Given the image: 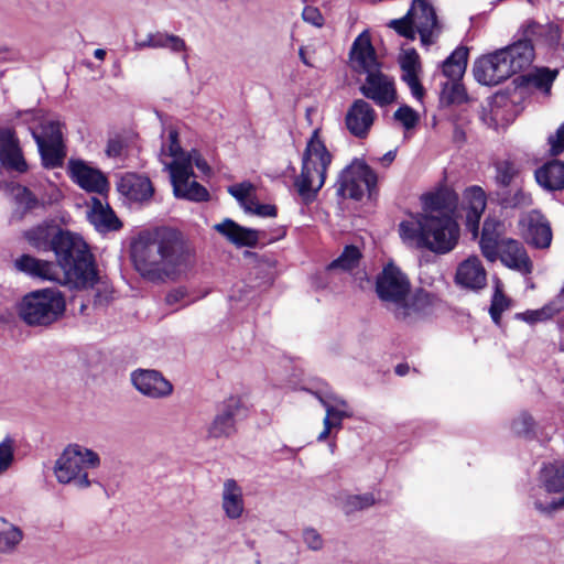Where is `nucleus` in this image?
Instances as JSON below:
<instances>
[{
	"label": "nucleus",
	"instance_id": "obj_1",
	"mask_svg": "<svg viewBox=\"0 0 564 564\" xmlns=\"http://www.w3.org/2000/svg\"><path fill=\"white\" fill-rule=\"evenodd\" d=\"M130 257L135 271L145 281L174 280L184 261L181 234L167 227L142 230L131 241Z\"/></svg>",
	"mask_w": 564,
	"mask_h": 564
},
{
	"label": "nucleus",
	"instance_id": "obj_2",
	"mask_svg": "<svg viewBox=\"0 0 564 564\" xmlns=\"http://www.w3.org/2000/svg\"><path fill=\"white\" fill-rule=\"evenodd\" d=\"M376 293L394 318L408 325L429 315L440 302L435 293L422 288L411 293L409 278L392 262L377 275Z\"/></svg>",
	"mask_w": 564,
	"mask_h": 564
},
{
	"label": "nucleus",
	"instance_id": "obj_3",
	"mask_svg": "<svg viewBox=\"0 0 564 564\" xmlns=\"http://www.w3.org/2000/svg\"><path fill=\"white\" fill-rule=\"evenodd\" d=\"M400 237L408 247L447 253L458 242L459 226L452 215L417 214L399 225Z\"/></svg>",
	"mask_w": 564,
	"mask_h": 564
},
{
	"label": "nucleus",
	"instance_id": "obj_4",
	"mask_svg": "<svg viewBox=\"0 0 564 564\" xmlns=\"http://www.w3.org/2000/svg\"><path fill=\"white\" fill-rule=\"evenodd\" d=\"M53 252L61 284L80 290L93 288L98 282L94 254L79 235L65 230L57 237Z\"/></svg>",
	"mask_w": 564,
	"mask_h": 564
},
{
	"label": "nucleus",
	"instance_id": "obj_5",
	"mask_svg": "<svg viewBox=\"0 0 564 564\" xmlns=\"http://www.w3.org/2000/svg\"><path fill=\"white\" fill-rule=\"evenodd\" d=\"M333 155L315 129L302 155L301 173L294 180V187L304 204H311L324 186Z\"/></svg>",
	"mask_w": 564,
	"mask_h": 564
},
{
	"label": "nucleus",
	"instance_id": "obj_6",
	"mask_svg": "<svg viewBox=\"0 0 564 564\" xmlns=\"http://www.w3.org/2000/svg\"><path fill=\"white\" fill-rule=\"evenodd\" d=\"M528 52L522 54L507 45L477 58L473 74L477 83L484 86H497L513 75L528 68Z\"/></svg>",
	"mask_w": 564,
	"mask_h": 564
},
{
	"label": "nucleus",
	"instance_id": "obj_7",
	"mask_svg": "<svg viewBox=\"0 0 564 564\" xmlns=\"http://www.w3.org/2000/svg\"><path fill=\"white\" fill-rule=\"evenodd\" d=\"M99 464L100 458L96 452L78 444H70L56 459L54 473L58 482H74L83 489L91 484L86 469L96 468Z\"/></svg>",
	"mask_w": 564,
	"mask_h": 564
},
{
	"label": "nucleus",
	"instance_id": "obj_8",
	"mask_svg": "<svg viewBox=\"0 0 564 564\" xmlns=\"http://www.w3.org/2000/svg\"><path fill=\"white\" fill-rule=\"evenodd\" d=\"M65 311V300L55 289H43L26 294L20 306L21 318L31 326H46Z\"/></svg>",
	"mask_w": 564,
	"mask_h": 564
},
{
	"label": "nucleus",
	"instance_id": "obj_9",
	"mask_svg": "<svg viewBox=\"0 0 564 564\" xmlns=\"http://www.w3.org/2000/svg\"><path fill=\"white\" fill-rule=\"evenodd\" d=\"M514 41L509 44L521 54L528 52V68L535 58L536 50L543 48L546 52L555 50L561 40V31L552 23H539L534 20L524 21L518 29Z\"/></svg>",
	"mask_w": 564,
	"mask_h": 564
},
{
	"label": "nucleus",
	"instance_id": "obj_10",
	"mask_svg": "<svg viewBox=\"0 0 564 564\" xmlns=\"http://www.w3.org/2000/svg\"><path fill=\"white\" fill-rule=\"evenodd\" d=\"M377 173L366 162L356 161L340 172L337 195L360 200L366 191L371 195L377 187Z\"/></svg>",
	"mask_w": 564,
	"mask_h": 564
},
{
	"label": "nucleus",
	"instance_id": "obj_11",
	"mask_svg": "<svg viewBox=\"0 0 564 564\" xmlns=\"http://www.w3.org/2000/svg\"><path fill=\"white\" fill-rule=\"evenodd\" d=\"M247 408L237 395H230L216 406V413L207 426L208 438H229L237 432V423L246 417Z\"/></svg>",
	"mask_w": 564,
	"mask_h": 564
},
{
	"label": "nucleus",
	"instance_id": "obj_12",
	"mask_svg": "<svg viewBox=\"0 0 564 564\" xmlns=\"http://www.w3.org/2000/svg\"><path fill=\"white\" fill-rule=\"evenodd\" d=\"M165 166L170 171L173 193L176 198L197 203L207 202L209 199V193L206 187L191 180L195 174L189 161H172Z\"/></svg>",
	"mask_w": 564,
	"mask_h": 564
},
{
	"label": "nucleus",
	"instance_id": "obj_13",
	"mask_svg": "<svg viewBox=\"0 0 564 564\" xmlns=\"http://www.w3.org/2000/svg\"><path fill=\"white\" fill-rule=\"evenodd\" d=\"M541 481L543 489L546 494H561L557 498L543 501L540 498H535L534 508L544 516H552L554 511H557L564 507V465L563 464H549L544 465L541 469Z\"/></svg>",
	"mask_w": 564,
	"mask_h": 564
},
{
	"label": "nucleus",
	"instance_id": "obj_14",
	"mask_svg": "<svg viewBox=\"0 0 564 564\" xmlns=\"http://www.w3.org/2000/svg\"><path fill=\"white\" fill-rule=\"evenodd\" d=\"M408 12H411L422 45L429 47L434 44L442 32V26L433 4L429 0H412Z\"/></svg>",
	"mask_w": 564,
	"mask_h": 564
},
{
	"label": "nucleus",
	"instance_id": "obj_15",
	"mask_svg": "<svg viewBox=\"0 0 564 564\" xmlns=\"http://www.w3.org/2000/svg\"><path fill=\"white\" fill-rule=\"evenodd\" d=\"M0 165L10 173L25 174L29 164L13 128H0Z\"/></svg>",
	"mask_w": 564,
	"mask_h": 564
},
{
	"label": "nucleus",
	"instance_id": "obj_16",
	"mask_svg": "<svg viewBox=\"0 0 564 564\" xmlns=\"http://www.w3.org/2000/svg\"><path fill=\"white\" fill-rule=\"evenodd\" d=\"M68 175L80 188L88 193L105 194L109 189L106 175L98 169L88 165L84 160L68 161Z\"/></svg>",
	"mask_w": 564,
	"mask_h": 564
},
{
	"label": "nucleus",
	"instance_id": "obj_17",
	"mask_svg": "<svg viewBox=\"0 0 564 564\" xmlns=\"http://www.w3.org/2000/svg\"><path fill=\"white\" fill-rule=\"evenodd\" d=\"M130 380L137 391L150 399H163L173 392V384L159 370L135 369Z\"/></svg>",
	"mask_w": 564,
	"mask_h": 564
},
{
	"label": "nucleus",
	"instance_id": "obj_18",
	"mask_svg": "<svg viewBox=\"0 0 564 564\" xmlns=\"http://www.w3.org/2000/svg\"><path fill=\"white\" fill-rule=\"evenodd\" d=\"M521 227L525 241L538 249L547 248L552 241V229L549 220L538 209H532L520 217Z\"/></svg>",
	"mask_w": 564,
	"mask_h": 564
},
{
	"label": "nucleus",
	"instance_id": "obj_19",
	"mask_svg": "<svg viewBox=\"0 0 564 564\" xmlns=\"http://www.w3.org/2000/svg\"><path fill=\"white\" fill-rule=\"evenodd\" d=\"M365 84L359 88L364 97L373 100L378 106L392 104L397 98L393 79L383 74L380 68L366 73Z\"/></svg>",
	"mask_w": 564,
	"mask_h": 564
},
{
	"label": "nucleus",
	"instance_id": "obj_20",
	"mask_svg": "<svg viewBox=\"0 0 564 564\" xmlns=\"http://www.w3.org/2000/svg\"><path fill=\"white\" fill-rule=\"evenodd\" d=\"M117 191L128 200L140 204L149 202L154 194V187L148 176L131 172L119 178Z\"/></svg>",
	"mask_w": 564,
	"mask_h": 564
},
{
	"label": "nucleus",
	"instance_id": "obj_21",
	"mask_svg": "<svg viewBox=\"0 0 564 564\" xmlns=\"http://www.w3.org/2000/svg\"><path fill=\"white\" fill-rule=\"evenodd\" d=\"M376 119L372 106L364 99L355 100L346 113V127L356 138L364 139L368 135Z\"/></svg>",
	"mask_w": 564,
	"mask_h": 564
},
{
	"label": "nucleus",
	"instance_id": "obj_22",
	"mask_svg": "<svg viewBox=\"0 0 564 564\" xmlns=\"http://www.w3.org/2000/svg\"><path fill=\"white\" fill-rule=\"evenodd\" d=\"M214 229L237 247L253 248L265 236L264 231L240 226L230 218L216 224Z\"/></svg>",
	"mask_w": 564,
	"mask_h": 564
},
{
	"label": "nucleus",
	"instance_id": "obj_23",
	"mask_svg": "<svg viewBox=\"0 0 564 564\" xmlns=\"http://www.w3.org/2000/svg\"><path fill=\"white\" fill-rule=\"evenodd\" d=\"M463 204L466 209V228L474 237L478 236L480 218L486 209L487 196L477 185L467 187L463 194Z\"/></svg>",
	"mask_w": 564,
	"mask_h": 564
},
{
	"label": "nucleus",
	"instance_id": "obj_24",
	"mask_svg": "<svg viewBox=\"0 0 564 564\" xmlns=\"http://www.w3.org/2000/svg\"><path fill=\"white\" fill-rule=\"evenodd\" d=\"M349 56L356 70L360 73L380 68L375 47L371 44L370 35L367 31L361 32L355 39Z\"/></svg>",
	"mask_w": 564,
	"mask_h": 564
},
{
	"label": "nucleus",
	"instance_id": "obj_25",
	"mask_svg": "<svg viewBox=\"0 0 564 564\" xmlns=\"http://www.w3.org/2000/svg\"><path fill=\"white\" fill-rule=\"evenodd\" d=\"M14 268L33 279L59 283V273L55 263L51 261L41 260L31 254H22L14 260Z\"/></svg>",
	"mask_w": 564,
	"mask_h": 564
},
{
	"label": "nucleus",
	"instance_id": "obj_26",
	"mask_svg": "<svg viewBox=\"0 0 564 564\" xmlns=\"http://www.w3.org/2000/svg\"><path fill=\"white\" fill-rule=\"evenodd\" d=\"M486 270L479 258L469 257L458 265L455 281L466 289L480 290L486 285Z\"/></svg>",
	"mask_w": 564,
	"mask_h": 564
},
{
	"label": "nucleus",
	"instance_id": "obj_27",
	"mask_svg": "<svg viewBox=\"0 0 564 564\" xmlns=\"http://www.w3.org/2000/svg\"><path fill=\"white\" fill-rule=\"evenodd\" d=\"M500 261L508 268L529 274L532 271V262L521 242L508 239L501 242Z\"/></svg>",
	"mask_w": 564,
	"mask_h": 564
},
{
	"label": "nucleus",
	"instance_id": "obj_28",
	"mask_svg": "<svg viewBox=\"0 0 564 564\" xmlns=\"http://www.w3.org/2000/svg\"><path fill=\"white\" fill-rule=\"evenodd\" d=\"M64 232V229L54 224L43 223L24 231V238L35 250L45 252L54 250L57 237Z\"/></svg>",
	"mask_w": 564,
	"mask_h": 564
},
{
	"label": "nucleus",
	"instance_id": "obj_29",
	"mask_svg": "<svg viewBox=\"0 0 564 564\" xmlns=\"http://www.w3.org/2000/svg\"><path fill=\"white\" fill-rule=\"evenodd\" d=\"M424 214L451 215L458 205V195L454 191L440 189L422 196Z\"/></svg>",
	"mask_w": 564,
	"mask_h": 564
},
{
	"label": "nucleus",
	"instance_id": "obj_30",
	"mask_svg": "<svg viewBox=\"0 0 564 564\" xmlns=\"http://www.w3.org/2000/svg\"><path fill=\"white\" fill-rule=\"evenodd\" d=\"M91 208L88 212V220L100 232L115 231L122 227L111 207L104 205L99 198H93Z\"/></svg>",
	"mask_w": 564,
	"mask_h": 564
},
{
	"label": "nucleus",
	"instance_id": "obj_31",
	"mask_svg": "<svg viewBox=\"0 0 564 564\" xmlns=\"http://www.w3.org/2000/svg\"><path fill=\"white\" fill-rule=\"evenodd\" d=\"M221 507L230 520L239 519L245 511L242 489L235 479H227L224 482Z\"/></svg>",
	"mask_w": 564,
	"mask_h": 564
},
{
	"label": "nucleus",
	"instance_id": "obj_32",
	"mask_svg": "<svg viewBox=\"0 0 564 564\" xmlns=\"http://www.w3.org/2000/svg\"><path fill=\"white\" fill-rule=\"evenodd\" d=\"M535 180L547 191L564 188V162L551 160L535 171Z\"/></svg>",
	"mask_w": 564,
	"mask_h": 564
},
{
	"label": "nucleus",
	"instance_id": "obj_33",
	"mask_svg": "<svg viewBox=\"0 0 564 564\" xmlns=\"http://www.w3.org/2000/svg\"><path fill=\"white\" fill-rule=\"evenodd\" d=\"M468 48L466 46H457L442 63V74L447 80L462 79L468 62Z\"/></svg>",
	"mask_w": 564,
	"mask_h": 564
},
{
	"label": "nucleus",
	"instance_id": "obj_34",
	"mask_svg": "<svg viewBox=\"0 0 564 564\" xmlns=\"http://www.w3.org/2000/svg\"><path fill=\"white\" fill-rule=\"evenodd\" d=\"M32 137L37 145L42 165L45 169L61 167L66 155L64 143H45L42 139L37 138L36 131H32Z\"/></svg>",
	"mask_w": 564,
	"mask_h": 564
},
{
	"label": "nucleus",
	"instance_id": "obj_35",
	"mask_svg": "<svg viewBox=\"0 0 564 564\" xmlns=\"http://www.w3.org/2000/svg\"><path fill=\"white\" fill-rule=\"evenodd\" d=\"M498 205L503 209L525 208L532 205V196L521 187L506 191H496Z\"/></svg>",
	"mask_w": 564,
	"mask_h": 564
},
{
	"label": "nucleus",
	"instance_id": "obj_36",
	"mask_svg": "<svg viewBox=\"0 0 564 564\" xmlns=\"http://www.w3.org/2000/svg\"><path fill=\"white\" fill-rule=\"evenodd\" d=\"M558 74L557 70H550L546 67L536 68L534 72L519 76L516 82L520 85L532 86L545 94L550 93L552 84Z\"/></svg>",
	"mask_w": 564,
	"mask_h": 564
},
{
	"label": "nucleus",
	"instance_id": "obj_37",
	"mask_svg": "<svg viewBox=\"0 0 564 564\" xmlns=\"http://www.w3.org/2000/svg\"><path fill=\"white\" fill-rule=\"evenodd\" d=\"M468 99L465 86L460 79L446 80L442 84L440 93V105L449 107L452 105H462Z\"/></svg>",
	"mask_w": 564,
	"mask_h": 564
},
{
	"label": "nucleus",
	"instance_id": "obj_38",
	"mask_svg": "<svg viewBox=\"0 0 564 564\" xmlns=\"http://www.w3.org/2000/svg\"><path fill=\"white\" fill-rule=\"evenodd\" d=\"M561 300L550 302L539 310H528L514 314V318L525 322L529 325H534L539 322H544L552 318L555 314L562 311Z\"/></svg>",
	"mask_w": 564,
	"mask_h": 564
},
{
	"label": "nucleus",
	"instance_id": "obj_39",
	"mask_svg": "<svg viewBox=\"0 0 564 564\" xmlns=\"http://www.w3.org/2000/svg\"><path fill=\"white\" fill-rule=\"evenodd\" d=\"M362 254L358 247L354 245L345 246L340 256L334 259L326 269L328 271L341 270L350 271L359 265Z\"/></svg>",
	"mask_w": 564,
	"mask_h": 564
},
{
	"label": "nucleus",
	"instance_id": "obj_40",
	"mask_svg": "<svg viewBox=\"0 0 564 564\" xmlns=\"http://www.w3.org/2000/svg\"><path fill=\"white\" fill-rule=\"evenodd\" d=\"M496 175L495 181L497 191L509 189L516 177L518 176V169L514 163L508 160L497 162L495 164Z\"/></svg>",
	"mask_w": 564,
	"mask_h": 564
},
{
	"label": "nucleus",
	"instance_id": "obj_41",
	"mask_svg": "<svg viewBox=\"0 0 564 564\" xmlns=\"http://www.w3.org/2000/svg\"><path fill=\"white\" fill-rule=\"evenodd\" d=\"M510 306L511 300L505 295L502 286L499 283H497L489 307L490 317L497 326L501 325L502 313L507 311Z\"/></svg>",
	"mask_w": 564,
	"mask_h": 564
},
{
	"label": "nucleus",
	"instance_id": "obj_42",
	"mask_svg": "<svg viewBox=\"0 0 564 564\" xmlns=\"http://www.w3.org/2000/svg\"><path fill=\"white\" fill-rule=\"evenodd\" d=\"M154 39V48H167L172 53H185L187 51V45L185 41L174 34H169L166 32H155L153 33Z\"/></svg>",
	"mask_w": 564,
	"mask_h": 564
},
{
	"label": "nucleus",
	"instance_id": "obj_43",
	"mask_svg": "<svg viewBox=\"0 0 564 564\" xmlns=\"http://www.w3.org/2000/svg\"><path fill=\"white\" fill-rule=\"evenodd\" d=\"M14 200L19 206L23 207V210L19 215V219L23 218V216L37 207L39 199L36 196L26 187L20 184H15L12 188Z\"/></svg>",
	"mask_w": 564,
	"mask_h": 564
},
{
	"label": "nucleus",
	"instance_id": "obj_44",
	"mask_svg": "<svg viewBox=\"0 0 564 564\" xmlns=\"http://www.w3.org/2000/svg\"><path fill=\"white\" fill-rule=\"evenodd\" d=\"M376 499L372 494L350 495L344 501L343 510L346 514L354 513L373 506Z\"/></svg>",
	"mask_w": 564,
	"mask_h": 564
},
{
	"label": "nucleus",
	"instance_id": "obj_45",
	"mask_svg": "<svg viewBox=\"0 0 564 564\" xmlns=\"http://www.w3.org/2000/svg\"><path fill=\"white\" fill-rule=\"evenodd\" d=\"M512 432L518 436L531 438L535 432V421L528 412H521L511 423Z\"/></svg>",
	"mask_w": 564,
	"mask_h": 564
},
{
	"label": "nucleus",
	"instance_id": "obj_46",
	"mask_svg": "<svg viewBox=\"0 0 564 564\" xmlns=\"http://www.w3.org/2000/svg\"><path fill=\"white\" fill-rule=\"evenodd\" d=\"M326 415L323 423H327L332 429H341L343 420L351 417L352 413L347 408H343L339 404L333 403L325 408Z\"/></svg>",
	"mask_w": 564,
	"mask_h": 564
},
{
	"label": "nucleus",
	"instance_id": "obj_47",
	"mask_svg": "<svg viewBox=\"0 0 564 564\" xmlns=\"http://www.w3.org/2000/svg\"><path fill=\"white\" fill-rule=\"evenodd\" d=\"M388 25L399 35L410 41H414L416 39L417 32L411 18V12H406V14L401 19L391 20Z\"/></svg>",
	"mask_w": 564,
	"mask_h": 564
},
{
	"label": "nucleus",
	"instance_id": "obj_48",
	"mask_svg": "<svg viewBox=\"0 0 564 564\" xmlns=\"http://www.w3.org/2000/svg\"><path fill=\"white\" fill-rule=\"evenodd\" d=\"M37 138L42 139L45 143H63L61 123L54 120L43 122Z\"/></svg>",
	"mask_w": 564,
	"mask_h": 564
},
{
	"label": "nucleus",
	"instance_id": "obj_49",
	"mask_svg": "<svg viewBox=\"0 0 564 564\" xmlns=\"http://www.w3.org/2000/svg\"><path fill=\"white\" fill-rule=\"evenodd\" d=\"M23 532L20 528L12 525L8 531L0 532V552L12 551L22 540Z\"/></svg>",
	"mask_w": 564,
	"mask_h": 564
},
{
	"label": "nucleus",
	"instance_id": "obj_50",
	"mask_svg": "<svg viewBox=\"0 0 564 564\" xmlns=\"http://www.w3.org/2000/svg\"><path fill=\"white\" fill-rule=\"evenodd\" d=\"M394 120L399 121L405 130L413 129L419 122V113L408 105L400 106L393 113Z\"/></svg>",
	"mask_w": 564,
	"mask_h": 564
},
{
	"label": "nucleus",
	"instance_id": "obj_51",
	"mask_svg": "<svg viewBox=\"0 0 564 564\" xmlns=\"http://www.w3.org/2000/svg\"><path fill=\"white\" fill-rule=\"evenodd\" d=\"M313 394L324 408H327L333 403L339 404L343 408L348 406V403L343 398L336 395L327 384L315 390Z\"/></svg>",
	"mask_w": 564,
	"mask_h": 564
},
{
	"label": "nucleus",
	"instance_id": "obj_52",
	"mask_svg": "<svg viewBox=\"0 0 564 564\" xmlns=\"http://www.w3.org/2000/svg\"><path fill=\"white\" fill-rule=\"evenodd\" d=\"M13 446L14 442L10 436H7L0 443V473L8 469L13 462Z\"/></svg>",
	"mask_w": 564,
	"mask_h": 564
},
{
	"label": "nucleus",
	"instance_id": "obj_53",
	"mask_svg": "<svg viewBox=\"0 0 564 564\" xmlns=\"http://www.w3.org/2000/svg\"><path fill=\"white\" fill-rule=\"evenodd\" d=\"M402 80L406 83L413 97L422 99L424 96V88L420 83L417 70H402Z\"/></svg>",
	"mask_w": 564,
	"mask_h": 564
},
{
	"label": "nucleus",
	"instance_id": "obj_54",
	"mask_svg": "<svg viewBox=\"0 0 564 564\" xmlns=\"http://www.w3.org/2000/svg\"><path fill=\"white\" fill-rule=\"evenodd\" d=\"M250 205L245 206V210L260 217H275L278 209L275 205L260 204L253 199H249Z\"/></svg>",
	"mask_w": 564,
	"mask_h": 564
},
{
	"label": "nucleus",
	"instance_id": "obj_55",
	"mask_svg": "<svg viewBox=\"0 0 564 564\" xmlns=\"http://www.w3.org/2000/svg\"><path fill=\"white\" fill-rule=\"evenodd\" d=\"M253 188L254 187L250 182H242L230 186L228 192L245 207L246 205H250L249 200H247V197L250 195Z\"/></svg>",
	"mask_w": 564,
	"mask_h": 564
},
{
	"label": "nucleus",
	"instance_id": "obj_56",
	"mask_svg": "<svg viewBox=\"0 0 564 564\" xmlns=\"http://www.w3.org/2000/svg\"><path fill=\"white\" fill-rule=\"evenodd\" d=\"M419 54L414 48L404 50L400 56V67L402 70H419Z\"/></svg>",
	"mask_w": 564,
	"mask_h": 564
},
{
	"label": "nucleus",
	"instance_id": "obj_57",
	"mask_svg": "<svg viewBox=\"0 0 564 564\" xmlns=\"http://www.w3.org/2000/svg\"><path fill=\"white\" fill-rule=\"evenodd\" d=\"M547 142L550 144V155L556 156L564 152V123L558 126L555 135L549 137Z\"/></svg>",
	"mask_w": 564,
	"mask_h": 564
},
{
	"label": "nucleus",
	"instance_id": "obj_58",
	"mask_svg": "<svg viewBox=\"0 0 564 564\" xmlns=\"http://www.w3.org/2000/svg\"><path fill=\"white\" fill-rule=\"evenodd\" d=\"M500 241L497 240H481L479 241L480 250L482 256L490 262H495L498 258L500 259V252L498 250Z\"/></svg>",
	"mask_w": 564,
	"mask_h": 564
},
{
	"label": "nucleus",
	"instance_id": "obj_59",
	"mask_svg": "<svg viewBox=\"0 0 564 564\" xmlns=\"http://www.w3.org/2000/svg\"><path fill=\"white\" fill-rule=\"evenodd\" d=\"M501 226L500 221L492 219V218H486L482 225V231H481V240L490 239V240H497L500 241V232L499 227Z\"/></svg>",
	"mask_w": 564,
	"mask_h": 564
},
{
	"label": "nucleus",
	"instance_id": "obj_60",
	"mask_svg": "<svg viewBox=\"0 0 564 564\" xmlns=\"http://www.w3.org/2000/svg\"><path fill=\"white\" fill-rule=\"evenodd\" d=\"M303 541L313 551H318L323 547L322 535L314 528H305L303 530Z\"/></svg>",
	"mask_w": 564,
	"mask_h": 564
},
{
	"label": "nucleus",
	"instance_id": "obj_61",
	"mask_svg": "<svg viewBox=\"0 0 564 564\" xmlns=\"http://www.w3.org/2000/svg\"><path fill=\"white\" fill-rule=\"evenodd\" d=\"M302 18L305 22L311 23L314 26H322L324 23L322 13L314 7H305L302 12Z\"/></svg>",
	"mask_w": 564,
	"mask_h": 564
},
{
	"label": "nucleus",
	"instance_id": "obj_62",
	"mask_svg": "<svg viewBox=\"0 0 564 564\" xmlns=\"http://www.w3.org/2000/svg\"><path fill=\"white\" fill-rule=\"evenodd\" d=\"M169 155L173 158H180L184 154L180 141H178V133L176 130H170L169 132Z\"/></svg>",
	"mask_w": 564,
	"mask_h": 564
},
{
	"label": "nucleus",
	"instance_id": "obj_63",
	"mask_svg": "<svg viewBox=\"0 0 564 564\" xmlns=\"http://www.w3.org/2000/svg\"><path fill=\"white\" fill-rule=\"evenodd\" d=\"M176 161L180 162L178 160H176ZM187 161H189L191 163L194 162L196 167L204 173L209 171V166H208L207 162L195 150H193L191 153H188L187 156L185 159H183L181 162H187Z\"/></svg>",
	"mask_w": 564,
	"mask_h": 564
},
{
	"label": "nucleus",
	"instance_id": "obj_64",
	"mask_svg": "<svg viewBox=\"0 0 564 564\" xmlns=\"http://www.w3.org/2000/svg\"><path fill=\"white\" fill-rule=\"evenodd\" d=\"M187 292L184 288H177L170 291L165 296V302L167 305H173L180 301H182L186 296Z\"/></svg>",
	"mask_w": 564,
	"mask_h": 564
}]
</instances>
